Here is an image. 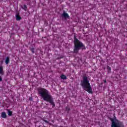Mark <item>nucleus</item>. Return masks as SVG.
<instances>
[{
	"mask_svg": "<svg viewBox=\"0 0 127 127\" xmlns=\"http://www.w3.org/2000/svg\"><path fill=\"white\" fill-rule=\"evenodd\" d=\"M38 92L39 96L42 98L44 101L48 102L52 105V108L55 107V103L52 96L49 94V91L47 89L42 88H38Z\"/></svg>",
	"mask_w": 127,
	"mask_h": 127,
	"instance_id": "1",
	"label": "nucleus"
},
{
	"mask_svg": "<svg viewBox=\"0 0 127 127\" xmlns=\"http://www.w3.org/2000/svg\"><path fill=\"white\" fill-rule=\"evenodd\" d=\"M29 100L30 101H32V98L29 97Z\"/></svg>",
	"mask_w": 127,
	"mask_h": 127,
	"instance_id": "18",
	"label": "nucleus"
},
{
	"mask_svg": "<svg viewBox=\"0 0 127 127\" xmlns=\"http://www.w3.org/2000/svg\"><path fill=\"white\" fill-rule=\"evenodd\" d=\"M5 64H7L8 63H9V58L8 57H7L5 60Z\"/></svg>",
	"mask_w": 127,
	"mask_h": 127,
	"instance_id": "10",
	"label": "nucleus"
},
{
	"mask_svg": "<svg viewBox=\"0 0 127 127\" xmlns=\"http://www.w3.org/2000/svg\"><path fill=\"white\" fill-rule=\"evenodd\" d=\"M32 52H33V53H34V52H33V51H32Z\"/></svg>",
	"mask_w": 127,
	"mask_h": 127,
	"instance_id": "21",
	"label": "nucleus"
},
{
	"mask_svg": "<svg viewBox=\"0 0 127 127\" xmlns=\"http://www.w3.org/2000/svg\"><path fill=\"white\" fill-rule=\"evenodd\" d=\"M74 49L73 53L77 54L78 53L80 49L82 50H85L86 49V47L85 45L82 42L79 41L78 39L76 37V35L74 36Z\"/></svg>",
	"mask_w": 127,
	"mask_h": 127,
	"instance_id": "3",
	"label": "nucleus"
},
{
	"mask_svg": "<svg viewBox=\"0 0 127 127\" xmlns=\"http://www.w3.org/2000/svg\"><path fill=\"white\" fill-rule=\"evenodd\" d=\"M125 127V126L124 125V123H121L120 124H119L118 125L115 126V127Z\"/></svg>",
	"mask_w": 127,
	"mask_h": 127,
	"instance_id": "12",
	"label": "nucleus"
},
{
	"mask_svg": "<svg viewBox=\"0 0 127 127\" xmlns=\"http://www.w3.org/2000/svg\"><path fill=\"white\" fill-rule=\"evenodd\" d=\"M6 111H7L8 116L11 117L12 116V112L9 110V109H7Z\"/></svg>",
	"mask_w": 127,
	"mask_h": 127,
	"instance_id": "8",
	"label": "nucleus"
},
{
	"mask_svg": "<svg viewBox=\"0 0 127 127\" xmlns=\"http://www.w3.org/2000/svg\"><path fill=\"white\" fill-rule=\"evenodd\" d=\"M80 85L84 91H86L89 94H93V89L91 86V84H90V77L87 76V74H83Z\"/></svg>",
	"mask_w": 127,
	"mask_h": 127,
	"instance_id": "2",
	"label": "nucleus"
},
{
	"mask_svg": "<svg viewBox=\"0 0 127 127\" xmlns=\"http://www.w3.org/2000/svg\"><path fill=\"white\" fill-rule=\"evenodd\" d=\"M0 82H2V77L0 75Z\"/></svg>",
	"mask_w": 127,
	"mask_h": 127,
	"instance_id": "17",
	"label": "nucleus"
},
{
	"mask_svg": "<svg viewBox=\"0 0 127 127\" xmlns=\"http://www.w3.org/2000/svg\"><path fill=\"white\" fill-rule=\"evenodd\" d=\"M61 79H62L63 80H66V79H67V76H66V75H64V74H62L61 76Z\"/></svg>",
	"mask_w": 127,
	"mask_h": 127,
	"instance_id": "11",
	"label": "nucleus"
},
{
	"mask_svg": "<svg viewBox=\"0 0 127 127\" xmlns=\"http://www.w3.org/2000/svg\"><path fill=\"white\" fill-rule=\"evenodd\" d=\"M109 120L111 122V127H117V125H120V124H123V122L117 119L116 116H114L113 118H109Z\"/></svg>",
	"mask_w": 127,
	"mask_h": 127,
	"instance_id": "4",
	"label": "nucleus"
},
{
	"mask_svg": "<svg viewBox=\"0 0 127 127\" xmlns=\"http://www.w3.org/2000/svg\"><path fill=\"white\" fill-rule=\"evenodd\" d=\"M107 69L108 70V71H109V72H111V67L108 66Z\"/></svg>",
	"mask_w": 127,
	"mask_h": 127,
	"instance_id": "15",
	"label": "nucleus"
},
{
	"mask_svg": "<svg viewBox=\"0 0 127 127\" xmlns=\"http://www.w3.org/2000/svg\"><path fill=\"white\" fill-rule=\"evenodd\" d=\"M21 19V17L18 15V14H17L16 15V20L17 21L20 20Z\"/></svg>",
	"mask_w": 127,
	"mask_h": 127,
	"instance_id": "9",
	"label": "nucleus"
},
{
	"mask_svg": "<svg viewBox=\"0 0 127 127\" xmlns=\"http://www.w3.org/2000/svg\"><path fill=\"white\" fill-rule=\"evenodd\" d=\"M31 51H32V49H31Z\"/></svg>",
	"mask_w": 127,
	"mask_h": 127,
	"instance_id": "20",
	"label": "nucleus"
},
{
	"mask_svg": "<svg viewBox=\"0 0 127 127\" xmlns=\"http://www.w3.org/2000/svg\"><path fill=\"white\" fill-rule=\"evenodd\" d=\"M104 83H107V80L106 79L104 80Z\"/></svg>",
	"mask_w": 127,
	"mask_h": 127,
	"instance_id": "19",
	"label": "nucleus"
},
{
	"mask_svg": "<svg viewBox=\"0 0 127 127\" xmlns=\"http://www.w3.org/2000/svg\"><path fill=\"white\" fill-rule=\"evenodd\" d=\"M0 75L2 76L4 75V71H3V66H0Z\"/></svg>",
	"mask_w": 127,
	"mask_h": 127,
	"instance_id": "6",
	"label": "nucleus"
},
{
	"mask_svg": "<svg viewBox=\"0 0 127 127\" xmlns=\"http://www.w3.org/2000/svg\"><path fill=\"white\" fill-rule=\"evenodd\" d=\"M1 118H3V119H6V114L5 112H2L1 114Z\"/></svg>",
	"mask_w": 127,
	"mask_h": 127,
	"instance_id": "7",
	"label": "nucleus"
},
{
	"mask_svg": "<svg viewBox=\"0 0 127 127\" xmlns=\"http://www.w3.org/2000/svg\"><path fill=\"white\" fill-rule=\"evenodd\" d=\"M43 121L47 124H49V122H48L47 120H44Z\"/></svg>",
	"mask_w": 127,
	"mask_h": 127,
	"instance_id": "16",
	"label": "nucleus"
},
{
	"mask_svg": "<svg viewBox=\"0 0 127 127\" xmlns=\"http://www.w3.org/2000/svg\"><path fill=\"white\" fill-rule=\"evenodd\" d=\"M62 18H69L70 16L68 14V13H66L65 11H64L63 14L61 15Z\"/></svg>",
	"mask_w": 127,
	"mask_h": 127,
	"instance_id": "5",
	"label": "nucleus"
},
{
	"mask_svg": "<svg viewBox=\"0 0 127 127\" xmlns=\"http://www.w3.org/2000/svg\"><path fill=\"white\" fill-rule=\"evenodd\" d=\"M22 8L24 10H27V7L26 6V5H23L22 6Z\"/></svg>",
	"mask_w": 127,
	"mask_h": 127,
	"instance_id": "13",
	"label": "nucleus"
},
{
	"mask_svg": "<svg viewBox=\"0 0 127 127\" xmlns=\"http://www.w3.org/2000/svg\"><path fill=\"white\" fill-rule=\"evenodd\" d=\"M70 108L69 107H66V111L67 112V113H69V111H70Z\"/></svg>",
	"mask_w": 127,
	"mask_h": 127,
	"instance_id": "14",
	"label": "nucleus"
}]
</instances>
